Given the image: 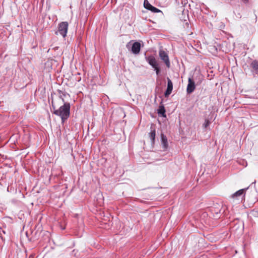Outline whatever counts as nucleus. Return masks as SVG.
Returning a JSON list of instances; mask_svg holds the SVG:
<instances>
[{
  "instance_id": "nucleus-5",
  "label": "nucleus",
  "mask_w": 258,
  "mask_h": 258,
  "mask_svg": "<svg viewBox=\"0 0 258 258\" xmlns=\"http://www.w3.org/2000/svg\"><path fill=\"white\" fill-rule=\"evenodd\" d=\"M248 189V187L241 189L236 192H235L234 194H233L231 197L232 199H236L238 200H241L242 197L244 196V192L246 190Z\"/></svg>"
},
{
  "instance_id": "nucleus-11",
  "label": "nucleus",
  "mask_w": 258,
  "mask_h": 258,
  "mask_svg": "<svg viewBox=\"0 0 258 258\" xmlns=\"http://www.w3.org/2000/svg\"><path fill=\"white\" fill-rule=\"evenodd\" d=\"M161 140L163 148L165 150L167 149L168 147V141L166 136L163 134H161Z\"/></svg>"
},
{
  "instance_id": "nucleus-13",
  "label": "nucleus",
  "mask_w": 258,
  "mask_h": 258,
  "mask_svg": "<svg viewBox=\"0 0 258 258\" xmlns=\"http://www.w3.org/2000/svg\"><path fill=\"white\" fill-rule=\"evenodd\" d=\"M158 113L161 114L163 116H165V110L163 106H160L158 109Z\"/></svg>"
},
{
  "instance_id": "nucleus-12",
  "label": "nucleus",
  "mask_w": 258,
  "mask_h": 258,
  "mask_svg": "<svg viewBox=\"0 0 258 258\" xmlns=\"http://www.w3.org/2000/svg\"><path fill=\"white\" fill-rule=\"evenodd\" d=\"M155 136H156V130L155 128L151 127V132L149 134V137L151 140V144L152 145L155 143Z\"/></svg>"
},
{
  "instance_id": "nucleus-1",
  "label": "nucleus",
  "mask_w": 258,
  "mask_h": 258,
  "mask_svg": "<svg viewBox=\"0 0 258 258\" xmlns=\"http://www.w3.org/2000/svg\"><path fill=\"white\" fill-rule=\"evenodd\" d=\"M58 92L60 95L59 97L62 99V101L64 103L58 109H56L55 106L52 103V107L54 110L53 113L58 116H59L61 118V123H64L70 116L71 105L69 103L65 102L64 99L61 96V94H62L63 96H65V94H63V92L60 90H58Z\"/></svg>"
},
{
  "instance_id": "nucleus-3",
  "label": "nucleus",
  "mask_w": 258,
  "mask_h": 258,
  "mask_svg": "<svg viewBox=\"0 0 258 258\" xmlns=\"http://www.w3.org/2000/svg\"><path fill=\"white\" fill-rule=\"evenodd\" d=\"M159 55L168 68L170 67V62L168 54L163 49H160L159 51Z\"/></svg>"
},
{
  "instance_id": "nucleus-4",
  "label": "nucleus",
  "mask_w": 258,
  "mask_h": 258,
  "mask_svg": "<svg viewBox=\"0 0 258 258\" xmlns=\"http://www.w3.org/2000/svg\"><path fill=\"white\" fill-rule=\"evenodd\" d=\"M144 6L145 9L151 11L153 13H159V12L162 13V11L160 10H159V9L154 7L152 5H151L149 3V2L148 1V0L144 1Z\"/></svg>"
},
{
  "instance_id": "nucleus-18",
  "label": "nucleus",
  "mask_w": 258,
  "mask_h": 258,
  "mask_svg": "<svg viewBox=\"0 0 258 258\" xmlns=\"http://www.w3.org/2000/svg\"><path fill=\"white\" fill-rule=\"evenodd\" d=\"M29 258H34V256L32 255H31L29 256Z\"/></svg>"
},
{
  "instance_id": "nucleus-2",
  "label": "nucleus",
  "mask_w": 258,
  "mask_h": 258,
  "mask_svg": "<svg viewBox=\"0 0 258 258\" xmlns=\"http://www.w3.org/2000/svg\"><path fill=\"white\" fill-rule=\"evenodd\" d=\"M68 27L69 24L67 22H62L58 24V30L55 32V34L58 35L59 34L62 36L63 38H65L67 36Z\"/></svg>"
},
{
  "instance_id": "nucleus-14",
  "label": "nucleus",
  "mask_w": 258,
  "mask_h": 258,
  "mask_svg": "<svg viewBox=\"0 0 258 258\" xmlns=\"http://www.w3.org/2000/svg\"><path fill=\"white\" fill-rule=\"evenodd\" d=\"M210 123H211V122L208 119H206L205 120V122L203 124V126L204 128H207V127H208L209 126Z\"/></svg>"
},
{
  "instance_id": "nucleus-15",
  "label": "nucleus",
  "mask_w": 258,
  "mask_h": 258,
  "mask_svg": "<svg viewBox=\"0 0 258 258\" xmlns=\"http://www.w3.org/2000/svg\"><path fill=\"white\" fill-rule=\"evenodd\" d=\"M153 68L154 69L155 71H156V73L157 75H158L160 73V69L159 67V65L156 66L155 68Z\"/></svg>"
},
{
  "instance_id": "nucleus-7",
  "label": "nucleus",
  "mask_w": 258,
  "mask_h": 258,
  "mask_svg": "<svg viewBox=\"0 0 258 258\" xmlns=\"http://www.w3.org/2000/svg\"><path fill=\"white\" fill-rule=\"evenodd\" d=\"M196 88L195 82L191 78L188 79V84L187 86L186 91L188 94H190L194 92Z\"/></svg>"
},
{
  "instance_id": "nucleus-8",
  "label": "nucleus",
  "mask_w": 258,
  "mask_h": 258,
  "mask_svg": "<svg viewBox=\"0 0 258 258\" xmlns=\"http://www.w3.org/2000/svg\"><path fill=\"white\" fill-rule=\"evenodd\" d=\"M145 59L146 60L150 66H152V68H155L156 66H158V63L153 55H151L148 56H146Z\"/></svg>"
},
{
  "instance_id": "nucleus-6",
  "label": "nucleus",
  "mask_w": 258,
  "mask_h": 258,
  "mask_svg": "<svg viewBox=\"0 0 258 258\" xmlns=\"http://www.w3.org/2000/svg\"><path fill=\"white\" fill-rule=\"evenodd\" d=\"M141 48L140 42L136 41L134 42L131 48V51L134 54H139Z\"/></svg>"
},
{
  "instance_id": "nucleus-9",
  "label": "nucleus",
  "mask_w": 258,
  "mask_h": 258,
  "mask_svg": "<svg viewBox=\"0 0 258 258\" xmlns=\"http://www.w3.org/2000/svg\"><path fill=\"white\" fill-rule=\"evenodd\" d=\"M251 72L254 75H258V60H253L250 63Z\"/></svg>"
},
{
  "instance_id": "nucleus-10",
  "label": "nucleus",
  "mask_w": 258,
  "mask_h": 258,
  "mask_svg": "<svg viewBox=\"0 0 258 258\" xmlns=\"http://www.w3.org/2000/svg\"><path fill=\"white\" fill-rule=\"evenodd\" d=\"M173 89V84L171 80L167 78V88L165 92L164 95L165 97H168L172 92Z\"/></svg>"
},
{
  "instance_id": "nucleus-16",
  "label": "nucleus",
  "mask_w": 258,
  "mask_h": 258,
  "mask_svg": "<svg viewBox=\"0 0 258 258\" xmlns=\"http://www.w3.org/2000/svg\"><path fill=\"white\" fill-rule=\"evenodd\" d=\"M133 41H131L130 42H129L128 43H127V44L126 45V47L127 49H129L130 47V45H131V42H132Z\"/></svg>"
},
{
  "instance_id": "nucleus-17",
  "label": "nucleus",
  "mask_w": 258,
  "mask_h": 258,
  "mask_svg": "<svg viewBox=\"0 0 258 258\" xmlns=\"http://www.w3.org/2000/svg\"><path fill=\"white\" fill-rule=\"evenodd\" d=\"M242 1L243 2V3L246 4L248 2V0H242Z\"/></svg>"
}]
</instances>
